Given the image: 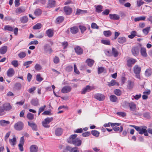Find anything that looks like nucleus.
I'll return each mask as SVG.
<instances>
[{
  "mask_svg": "<svg viewBox=\"0 0 152 152\" xmlns=\"http://www.w3.org/2000/svg\"><path fill=\"white\" fill-rule=\"evenodd\" d=\"M77 134H75L71 135L68 139V142L70 144H73L75 146H79L82 144V141L79 138H76Z\"/></svg>",
  "mask_w": 152,
  "mask_h": 152,
  "instance_id": "f257e3e1",
  "label": "nucleus"
},
{
  "mask_svg": "<svg viewBox=\"0 0 152 152\" xmlns=\"http://www.w3.org/2000/svg\"><path fill=\"white\" fill-rule=\"evenodd\" d=\"M53 120V117H47L42 122V126L45 128H49L50 126L48 124Z\"/></svg>",
  "mask_w": 152,
  "mask_h": 152,
  "instance_id": "f03ea898",
  "label": "nucleus"
},
{
  "mask_svg": "<svg viewBox=\"0 0 152 152\" xmlns=\"http://www.w3.org/2000/svg\"><path fill=\"white\" fill-rule=\"evenodd\" d=\"M134 72L136 74L137 78L140 79V74L141 70V68L137 65H135L133 68Z\"/></svg>",
  "mask_w": 152,
  "mask_h": 152,
  "instance_id": "7ed1b4c3",
  "label": "nucleus"
},
{
  "mask_svg": "<svg viewBox=\"0 0 152 152\" xmlns=\"http://www.w3.org/2000/svg\"><path fill=\"white\" fill-rule=\"evenodd\" d=\"M14 127L16 130H22L24 128V124L22 121H18L15 124L14 126Z\"/></svg>",
  "mask_w": 152,
  "mask_h": 152,
  "instance_id": "20e7f679",
  "label": "nucleus"
},
{
  "mask_svg": "<svg viewBox=\"0 0 152 152\" xmlns=\"http://www.w3.org/2000/svg\"><path fill=\"white\" fill-rule=\"evenodd\" d=\"M140 48L138 46H134L132 48L131 52L132 55L134 56H137L139 53Z\"/></svg>",
  "mask_w": 152,
  "mask_h": 152,
  "instance_id": "39448f33",
  "label": "nucleus"
},
{
  "mask_svg": "<svg viewBox=\"0 0 152 152\" xmlns=\"http://www.w3.org/2000/svg\"><path fill=\"white\" fill-rule=\"evenodd\" d=\"M63 10L66 14L67 15H70L71 14L72 11V8L68 6L64 7Z\"/></svg>",
  "mask_w": 152,
  "mask_h": 152,
  "instance_id": "423d86ee",
  "label": "nucleus"
},
{
  "mask_svg": "<svg viewBox=\"0 0 152 152\" xmlns=\"http://www.w3.org/2000/svg\"><path fill=\"white\" fill-rule=\"evenodd\" d=\"M94 98L100 101H103L105 99V96L101 94H96L94 96Z\"/></svg>",
  "mask_w": 152,
  "mask_h": 152,
  "instance_id": "0eeeda50",
  "label": "nucleus"
},
{
  "mask_svg": "<svg viewBox=\"0 0 152 152\" xmlns=\"http://www.w3.org/2000/svg\"><path fill=\"white\" fill-rule=\"evenodd\" d=\"M66 149L67 152H79L78 148L76 147L72 148V147L67 146L66 147Z\"/></svg>",
  "mask_w": 152,
  "mask_h": 152,
  "instance_id": "6e6552de",
  "label": "nucleus"
},
{
  "mask_svg": "<svg viewBox=\"0 0 152 152\" xmlns=\"http://www.w3.org/2000/svg\"><path fill=\"white\" fill-rule=\"evenodd\" d=\"M72 90V87L69 86H64L61 90V92L63 93H67L70 92Z\"/></svg>",
  "mask_w": 152,
  "mask_h": 152,
  "instance_id": "1a4fd4ad",
  "label": "nucleus"
},
{
  "mask_svg": "<svg viewBox=\"0 0 152 152\" xmlns=\"http://www.w3.org/2000/svg\"><path fill=\"white\" fill-rule=\"evenodd\" d=\"M137 61L134 58H130L127 61V65L129 67H131Z\"/></svg>",
  "mask_w": 152,
  "mask_h": 152,
  "instance_id": "9d476101",
  "label": "nucleus"
},
{
  "mask_svg": "<svg viewBox=\"0 0 152 152\" xmlns=\"http://www.w3.org/2000/svg\"><path fill=\"white\" fill-rule=\"evenodd\" d=\"M2 107L5 111H8L10 110L12 108V106L10 105V103H6L4 104Z\"/></svg>",
  "mask_w": 152,
  "mask_h": 152,
  "instance_id": "9b49d317",
  "label": "nucleus"
},
{
  "mask_svg": "<svg viewBox=\"0 0 152 152\" xmlns=\"http://www.w3.org/2000/svg\"><path fill=\"white\" fill-rule=\"evenodd\" d=\"M31 104L35 106L39 105V100L37 98L32 99L31 101Z\"/></svg>",
  "mask_w": 152,
  "mask_h": 152,
  "instance_id": "f8f14e48",
  "label": "nucleus"
},
{
  "mask_svg": "<svg viewBox=\"0 0 152 152\" xmlns=\"http://www.w3.org/2000/svg\"><path fill=\"white\" fill-rule=\"evenodd\" d=\"M140 53L142 56L146 57L148 56L146 48L144 47L140 48Z\"/></svg>",
  "mask_w": 152,
  "mask_h": 152,
  "instance_id": "ddd939ff",
  "label": "nucleus"
},
{
  "mask_svg": "<svg viewBox=\"0 0 152 152\" xmlns=\"http://www.w3.org/2000/svg\"><path fill=\"white\" fill-rule=\"evenodd\" d=\"M121 125V123H112L111 122H109L108 123L105 124L104 125V126L105 127H109L110 125L112 127H113L115 126H119Z\"/></svg>",
  "mask_w": 152,
  "mask_h": 152,
  "instance_id": "4468645a",
  "label": "nucleus"
},
{
  "mask_svg": "<svg viewBox=\"0 0 152 152\" xmlns=\"http://www.w3.org/2000/svg\"><path fill=\"white\" fill-rule=\"evenodd\" d=\"M75 50L76 53L78 55L82 54L83 52V49L79 46H76L75 48Z\"/></svg>",
  "mask_w": 152,
  "mask_h": 152,
  "instance_id": "2eb2a0df",
  "label": "nucleus"
},
{
  "mask_svg": "<svg viewBox=\"0 0 152 152\" xmlns=\"http://www.w3.org/2000/svg\"><path fill=\"white\" fill-rule=\"evenodd\" d=\"M28 125L30 126L34 131L37 130V126L34 122L30 123L29 121L28 122Z\"/></svg>",
  "mask_w": 152,
  "mask_h": 152,
  "instance_id": "dca6fc26",
  "label": "nucleus"
},
{
  "mask_svg": "<svg viewBox=\"0 0 152 152\" xmlns=\"http://www.w3.org/2000/svg\"><path fill=\"white\" fill-rule=\"evenodd\" d=\"M15 74V71L12 68H10L8 69L7 72V75L8 76L11 77L12 76Z\"/></svg>",
  "mask_w": 152,
  "mask_h": 152,
  "instance_id": "f3484780",
  "label": "nucleus"
},
{
  "mask_svg": "<svg viewBox=\"0 0 152 152\" xmlns=\"http://www.w3.org/2000/svg\"><path fill=\"white\" fill-rule=\"evenodd\" d=\"M63 130L61 128H58L55 131V134L57 136L61 135L63 132Z\"/></svg>",
  "mask_w": 152,
  "mask_h": 152,
  "instance_id": "a211bd4d",
  "label": "nucleus"
},
{
  "mask_svg": "<svg viewBox=\"0 0 152 152\" xmlns=\"http://www.w3.org/2000/svg\"><path fill=\"white\" fill-rule=\"evenodd\" d=\"M30 150L31 152H37L38 148L36 145H34L30 146Z\"/></svg>",
  "mask_w": 152,
  "mask_h": 152,
  "instance_id": "6ab92c4d",
  "label": "nucleus"
},
{
  "mask_svg": "<svg viewBox=\"0 0 152 152\" xmlns=\"http://www.w3.org/2000/svg\"><path fill=\"white\" fill-rule=\"evenodd\" d=\"M7 47L4 46L1 47L0 48V53L1 54H4L6 53L7 50Z\"/></svg>",
  "mask_w": 152,
  "mask_h": 152,
  "instance_id": "aec40b11",
  "label": "nucleus"
},
{
  "mask_svg": "<svg viewBox=\"0 0 152 152\" xmlns=\"http://www.w3.org/2000/svg\"><path fill=\"white\" fill-rule=\"evenodd\" d=\"M91 90V87L89 85H88L86 86L85 88L83 89L81 94H84L86 92L90 91Z\"/></svg>",
  "mask_w": 152,
  "mask_h": 152,
  "instance_id": "412c9836",
  "label": "nucleus"
},
{
  "mask_svg": "<svg viewBox=\"0 0 152 152\" xmlns=\"http://www.w3.org/2000/svg\"><path fill=\"white\" fill-rule=\"evenodd\" d=\"M129 105L131 111H134L135 110L136 106V104L134 102H132L129 103Z\"/></svg>",
  "mask_w": 152,
  "mask_h": 152,
  "instance_id": "4be33fe9",
  "label": "nucleus"
},
{
  "mask_svg": "<svg viewBox=\"0 0 152 152\" xmlns=\"http://www.w3.org/2000/svg\"><path fill=\"white\" fill-rule=\"evenodd\" d=\"M109 17L111 19L118 20L120 19L119 16L116 14H110Z\"/></svg>",
  "mask_w": 152,
  "mask_h": 152,
  "instance_id": "5701e85b",
  "label": "nucleus"
},
{
  "mask_svg": "<svg viewBox=\"0 0 152 152\" xmlns=\"http://www.w3.org/2000/svg\"><path fill=\"white\" fill-rule=\"evenodd\" d=\"M56 1L54 0H49L48 2V7L52 8L55 6Z\"/></svg>",
  "mask_w": 152,
  "mask_h": 152,
  "instance_id": "b1692460",
  "label": "nucleus"
},
{
  "mask_svg": "<svg viewBox=\"0 0 152 152\" xmlns=\"http://www.w3.org/2000/svg\"><path fill=\"white\" fill-rule=\"evenodd\" d=\"M118 41L119 43L123 44L126 42V39L125 37H120L118 39Z\"/></svg>",
  "mask_w": 152,
  "mask_h": 152,
  "instance_id": "393cba45",
  "label": "nucleus"
},
{
  "mask_svg": "<svg viewBox=\"0 0 152 152\" xmlns=\"http://www.w3.org/2000/svg\"><path fill=\"white\" fill-rule=\"evenodd\" d=\"M94 61L93 60L90 58H88L86 60V63L87 64L88 66L91 67L93 65Z\"/></svg>",
  "mask_w": 152,
  "mask_h": 152,
  "instance_id": "a878e982",
  "label": "nucleus"
},
{
  "mask_svg": "<svg viewBox=\"0 0 152 152\" xmlns=\"http://www.w3.org/2000/svg\"><path fill=\"white\" fill-rule=\"evenodd\" d=\"M78 31V29L77 26H74L70 28V32L73 34H76Z\"/></svg>",
  "mask_w": 152,
  "mask_h": 152,
  "instance_id": "bb28decb",
  "label": "nucleus"
},
{
  "mask_svg": "<svg viewBox=\"0 0 152 152\" xmlns=\"http://www.w3.org/2000/svg\"><path fill=\"white\" fill-rule=\"evenodd\" d=\"M46 33L47 36L49 37H52L53 35V30L51 29L47 30L46 31Z\"/></svg>",
  "mask_w": 152,
  "mask_h": 152,
  "instance_id": "cd10ccee",
  "label": "nucleus"
},
{
  "mask_svg": "<svg viewBox=\"0 0 152 152\" xmlns=\"http://www.w3.org/2000/svg\"><path fill=\"white\" fill-rule=\"evenodd\" d=\"M95 7L96 11L98 13L101 12L102 11L103 7L101 5H95Z\"/></svg>",
  "mask_w": 152,
  "mask_h": 152,
  "instance_id": "c85d7f7f",
  "label": "nucleus"
},
{
  "mask_svg": "<svg viewBox=\"0 0 152 152\" xmlns=\"http://www.w3.org/2000/svg\"><path fill=\"white\" fill-rule=\"evenodd\" d=\"M112 53L113 56V55L115 57H117L118 55V52L116 49L114 48H112Z\"/></svg>",
  "mask_w": 152,
  "mask_h": 152,
  "instance_id": "c756f323",
  "label": "nucleus"
},
{
  "mask_svg": "<svg viewBox=\"0 0 152 152\" xmlns=\"http://www.w3.org/2000/svg\"><path fill=\"white\" fill-rule=\"evenodd\" d=\"M110 101L113 102H116L118 100L117 97L114 95H112L110 96Z\"/></svg>",
  "mask_w": 152,
  "mask_h": 152,
  "instance_id": "7c9ffc66",
  "label": "nucleus"
},
{
  "mask_svg": "<svg viewBox=\"0 0 152 152\" xmlns=\"http://www.w3.org/2000/svg\"><path fill=\"white\" fill-rule=\"evenodd\" d=\"M123 127L122 126H120V128L117 126H115L113 127V129L115 132H117L119 131V133L122 132L123 130Z\"/></svg>",
  "mask_w": 152,
  "mask_h": 152,
  "instance_id": "2f4dec72",
  "label": "nucleus"
},
{
  "mask_svg": "<svg viewBox=\"0 0 152 152\" xmlns=\"http://www.w3.org/2000/svg\"><path fill=\"white\" fill-rule=\"evenodd\" d=\"M118 83L116 82L115 80H112L110 82L108 83V85L109 87L113 86L114 85H118Z\"/></svg>",
  "mask_w": 152,
  "mask_h": 152,
  "instance_id": "473e14b6",
  "label": "nucleus"
},
{
  "mask_svg": "<svg viewBox=\"0 0 152 152\" xmlns=\"http://www.w3.org/2000/svg\"><path fill=\"white\" fill-rule=\"evenodd\" d=\"M106 71L105 68L102 67H99L98 69V74L102 73V72H105Z\"/></svg>",
  "mask_w": 152,
  "mask_h": 152,
  "instance_id": "72a5a7b5",
  "label": "nucleus"
},
{
  "mask_svg": "<svg viewBox=\"0 0 152 152\" xmlns=\"http://www.w3.org/2000/svg\"><path fill=\"white\" fill-rule=\"evenodd\" d=\"M145 18L146 17L145 16H140L135 18L134 19V21L135 22H137L141 20H144Z\"/></svg>",
  "mask_w": 152,
  "mask_h": 152,
  "instance_id": "f704fd0d",
  "label": "nucleus"
},
{
  "mask_svg": "<svg viewBox=\"0 0 152 152\" xmlns=\"http://www.w3.org/2000/svg\"><path fill=\"white\" fill-rule=\"evenodd\" d=\"M10 124V122L4 120H1L0 121V125L1 126H5L7 124Z\"/></svg>",
  "mask_w": 152,
  "mask_h": 152,
  "instance_id": "c9c22d12",
  "label": "nucleus"
},
{
  "mask_svg": "<svg viewBox=\"0 0 152 152\" xmlns=\"http://www.w3.org/2000/svg\"><path fill=\"white\" fill-rule=\"evenodd\" d=\"M28 19L26 16H25L21 18L20 21L21 22L23 23H25L27 22Z\"/></svg>",
  "mask_w": 152,
  "mask_h": 152,
  "instance_id": "e433bc0d",
  "label": "nucleus"
},
{
  "mask_svg": "<svg viewBox=\"0 0 152 152\" xmlns=\"http://www.w3.org/2000/svg\"><path fill=\"white\" fill-rule=\"evenodd\" d=\"M21 85L19 83H16L14 85V88L17 90H19L21 89Z\"/></svg>",
  "mask_w": 152,
  "mask_h": 152,
  "instance_id": "4c0bfd02",
  "label": "nucleus"
},
{
  "mask_svg": "<svg viewBox=\"0 0 152 152\" xmlns=\"http://www.w3.org/2000/svg\"><path fill=\"white\" fill-rule=\"evenodd\" d=\"M64 18L63 16H59L56 19V22L57 23H61L64 20Z\"/></svg>",
  "mask_w": 152,
  "mask_h": 152,
  "instance_id": "58836bf2",
  "label": "nucleus"
},
{
  "mask_svg": "<svg viewBox=\"0 0 152 152\" xmlns=\"http://www.w3.org/2000/svg\"><path fill=\"white\" fill-rule=\"evenodd\" d=\"M134 86V83L131 80L128 81L127 88L129 89H132Z\"/></svg>",
  "mask_w": 152,
  "mask_h": 152,
  "instance_id": "ea45409f",
  "label": "nucleus"
},
{
  "mask_svg": "<svg viewBox=\"0 0 152 152\" xmlns=\"http://www.w3.org/2000/svg\"><path fill=\"white\" fill-rule=\"evenodd\" d=\"M42 11L40 9H37L34 12V14L37 16L40 15L42 13Z\"/></svg>",
  "mask_w": 152,
  "mask_h": 152,
  "instance_id": "a19ab883",
  "label": "nucleus"
},
{
  "mask_svg": "<svg viewBox=\"0 0 152 152\" xmlns=\"http://www.w3.org/2000/svg\"><path fill=\"white\" fill-rule=\"evenodd\" d=\"M4 29L5 31L7 30L10 31H13L12 27L9 25H6L5 26Z\"/></svg>",
  "mask_w": 152,
  "mask_h": 152,
  "instance_id": "79ce46f5",
  "label": "nucleus"
},
{
  "mask_svg": "<svg viewBox=\"0 0 152 152\" xmlns=\"http://www.w3.org/2000/svg\"><path fill=\"white\" fill-rule=\"evenodd\" d=\"M150 27H147L146 28H144L143 29H142V32L145 35H147L149 31H150Z\"/></svg>",
  "mask_w": 152,
  "mask_h": 152,
  "instance_id": "37998d69",
  "label": "nucleus"
},
{
  "mask_svg": "<svg viewBox=\"0 0 152 152\" xmlns=\"http://www.w3.org/2000/svg\"><path fill=\"white\" fill-rule=\"evenodd\" d=\"M147 128V127L145 126L141 127L140 131V132H139V134H143L145 132H146Z\"/></svg>",
  "mask_w": 152,
  "mask_h": 152,
  "instance_id": "c03bdc74",
  "label": "nucleus"
},
{
  "mask_svg": "<svg viewBox=\"0 0 152 152\" xmlns=\"http://www.w3.org/2000/svg\"><path fill=\"white\" fill-rule=\"evenodd\" d=\"M16 141V139L15 137H14L12 139H9V142L10 144L14 146L15 145Z\"/></svg>",
  "mask_w": 152,
  "mask_h": 152,
  "instance_id": "a18cd8bd",
  "label": "nucleus"
},
{
  "mask_svg": "<svg viewBox=\"0 0 152 152\" xmlns=\"http://www.w3.org/2000/svg\"><path fill=\"white\" fill-rule=\"evenodd\" d=\"M99 132L98 131L96 130H93L91 131V134H92L96 137H98L99 136Z\"/></svg>",
  "mask_w": 152,
  "mask_h": 152,
  "instance_id": "49530a36",
  "label": "nucleus"
},
{
  "mask_svg": "<svg viewBox=\"0 0 152 152\" xmlns=\"http://www.w3.org/2000/svg\"><path fill=\"white\" fill-rule=\"evenodd\" d=\"M25 11L24 9L21 7H19L16 9L15 12L17 13L20 14L23 12Z\"/></svg>",
  "mask_w": 152,
  "mask_h": 152,
  "instance_id": "de8ad7c7",
  "label": "nucleus"
},
{
  "mask_svg": "<svg viewBox=\"0 0 152 152\" xmlns=\"http://www.w3.org/2000/svg\"><path fill=\"white\" fill-rule=\"evenodd\" d=\"M26 117L28 119L32 120L34 118V115L33 114L29 113L27 114Z\"/></svg>",
  "mask_w": 152,
  "mask_h": 152,
  "instance_id": "09e8293b",
  "label": "nucleus"
},
{
  "mask_svg": "<svg viewBox=\"0 0 152 152\" xmlns=\"http://www.w3.org/2000/svg\"><path fill=\"white\" fill-rule=\"evenodd\" d=\"M42 27V25L40 23H37L33 27L34 29H40Z\"/></svg>",
  "mask_w": 152,
  "mask_h": 152,
  "instance_id": "8fccbe9b",
  "label": "nucleus"
},
{
  "mask_svg": "<svg viewBox=\"0 0 152 152\" xmlns=\"http://www.w3.org/2000/svg\"><path fill=\"white\" fill-rule=\"evenodd\" d=\"M136 32L135 31H132L131 33V34L128 35V37L130 39H133L136 36Z\"/></svg>",
  "mask_w": 152,
  "mask_h": 152,
  "instance_id": "3c124183",
  "label": "nucleus"
},
{
  "mask_svg": "<svg viewBox=\"0 0 152 152\" xmlns=\"http://www.w3.org/2000/svg\"><path fill=\"white\" fill-rule=\"evenodd\" d=\"M114 94L117 96H119L121 94V91L118 89H115L114 91Z\"/></svg>",
  "mask_w": 152,
  "mask_h": 152,
  "instance_id": "603ef678",
  "label": "nucleus"
},
{
  "mask_svg": "<svg viewBox=\"0 0 152 152\" xmlns=\"http://www.w3.org/2000/svg\"><path fill=\"white\" fill-rule=\"evenodd\" d=\"M101 42L104 45H110V42L109 40L102 39L101 40Z\"/></svg>",
  "mask_w": 152,
  "mask_h": 152,
  "instance_id": "864d4df0",
  "label": "nucleus"
},
{
  "mask_svg": "<svg viewBox=\"0 0 152 152\" xmlns=\"http://www.w3.org/2000/svg\"><path fill=\"white\" fill-rule=\"evenodd\" d=\"M104 35L106 37H109L112 34L111 32L109 31H104L103 32Z\"/></svg>",
  "mask_w": 152,
  "mask_h": 152,
  "instance_id": "5fc2aeb1",
  "label": "nucleus"
},
{
  "mask_svg": "<svg viewBox=\"0 0 152 152\" xmlns=\"http://www.w3.org/2000/svg\"><path fill=\"white\" fill-rule=\"evenodd\" d=\"M26 53L25 52H22L18 54L19 57L20 58H23L26 56Z\"/></svg>",
  "mask_w": 152,
  "mask_h": 152,
  "instance_id": "6e6d98bb",
  "label": "nucleus"
},
{
  "mask_svg": "<svg viewBox=\"0 0 152 152\" xmlns=\"http://www.w3.org/2000/svg\"><path fill=\"white\" fill-rule=\"evenodd\" d=\"M61 45L64 49H66L67 48L68 46V44L67 42L66 41H64L61 43Z\"/></svg>",
  "mask_w": 152,
  "mask_h": 152,
  "instance_id": "4d7b16f0",
  "label": "nucleus"
},
{
  "mask_svg": "<svg viewBox=\"0 0 152 152\" xmlns=\"http://www.w3.org/2000/svg\"><path fill=\"white\" fill-rule=\"evenodd\" d=\"M34 68L36 70L39 71L42 69V66L39 64H37L35 65Z\"/></svg>",
  "mask_w": 152,
  "mask_h": 152,
  "instance_id": "13d9d810",
  "label": "nucleus"
},
{
  "mask_svg": "<svg viewBox=\"0 0 152 152\" xmlns=\"http://www.w3.org/2000/svg\"><path fill=\"white\" fill-rule=\"evenodd\" d=\"M5 112L2 106H0V115H3L5 114Z\"/></svg>",
  "mask_w": 152,
  "mask_h": 152,
  "instance_id": "bf43d9fd",
  "label": "nucleus"
},
{
  "mask_svg": "<svg viewBox=\"0 0 152 152\" xmlns=\"http://www.w3.org/2000/svg\"><path fill=\"white\" fill-rule=\"evenodd\" d=\"M11 64L15 67H17L18 66V61L17 60H13L11 62Z\"/></svg>",
  "mask_w": 152,
  "mask_h": 152,
  "instance_id": "052dcab7",
  "label": "nucleus"
},
{
  "mask_svg": "<svg viewBox=\"0 0 152 152\" xmlns=\"http://www.w3.org/2000/svg\"><path fill=\"white\" fill-rule=\"evenodd\" d=\"M79 28L81 30V32L82 33H83L86 30V27L83 26H79Z\"/></svg>",
  "mask_w": 152,
  "mask_h": 152,
  "instance_id": "680f3d73",
  "label": "nucleus"
},
{
  "mask_svg": "<svg viewBox=\"0 0 152 152\" xmlns=\"http://www.w3.org/2000/svg\"><path fill=\"white\" fill-rule=\"evenodd\" d=\"M91 27L93 29H98L99 28V26L96 23H92L91 25Z\"/></svg>",
  "mask_w": 152,
  "mask_h": 152,
  "instance_id": "e2e57ef3",
  "label": "nucleus"
},
{
  "mask_svg": "<svg viewBox=\"0 0 152 152\" xmlns=\"http://www.w3.org/2000/svg\"><path fill=\"white\" fill-rule=\"evenodd\" d=\"M117 114L122 117H125L126 115V114L125 113L122 112H118L117 113Z\"/></svg>",
  "mask_w": 152,
  "mask_h": 152,
  "instance_id": "0e129e2a",
  "label": "nucleus"
},
{
  "mask_svg": "<svg viewBox=\"0 0 152 152\" xmlns=\"http://www.w3.org/2000/svg\"><path fill=\"white\" fill-rule=\"evenodd\" d=\"M36 80L39 82H41L43 80V79L41 77L39 74L37 75L36 76Z\"/></svg>",
  "mask_w": 152,
  "mask_h": 152,
  "instance_id": "69168bd1",
  "label": "nucleus"
},
{
  "mask_svg": "<svg viewBox=\"0 0 152 152\" xmlns=\"http://www.w3.org/2000/svg\"><path fill=\"white\" fill-rule=\"evenodd\" d=\"M50 45H46L44 46V50L45 53H47L48 52L49 48Z\"/></svg>",
  "mask_w": 152,
  "mask_h": 152,
  "instance_id": "338daca9",
  "label": "nucleus"
},
{
  "mask_svg": "<svg viewBox=\"0 0 152 152\" xmlns=\"http://www.w3.org/2000/svg\"><path fill=\"white\" fill-rule=\"evenodd\" d=\"M91 135V133L89 132H86L82 134V136L86 137L89 136Z\"/></svg>",
  "mask_w": 152,
  "mask_h": 152,
  "instance_id": "774afa93",
  "label": "nucleus"
}]
</instances>
